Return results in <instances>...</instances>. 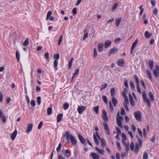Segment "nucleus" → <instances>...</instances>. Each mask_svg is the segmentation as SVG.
<instances>
[{
	"mask_svg": "<svg viewBox=\"0 0 159 159\" xmlns=\"http://www.w3.org/2000/svg\"><path fill=\"white\" fill-rule=\"evenodd\" d=\"M134 77L135 79V81L137 84V85H139V82L138 77L136 75H135Z\"/></svg>",
	"mask_w": 159,
	"mask_h": 159,
	"instance_id": "43",
	"label": "nucleus"
},
{
	"mask_svg": "<svg viewBox=\"0 0 159 159\" xmlns=\"http://www.w3.org/2000/svg\"><path fill=\"white\" fill-rule=\"evenodd\" d=\"M125 146L126 152H128V151L129 150V143H128L127 144H125Z\"/></svg>",
	"mask_w": 159,
	"mask_h": 159,
	"instance_id": "51",
	"label": "nucleus"
},
{
	"mask_svg": "<svg viewBox=\"0 0 159 159\" xmlns=\"http://www.w3.org/2000/svg\"><path fill=\"white\" fill-rule=\"evenodd\" d=\"M130 149L132 151H133L134 150V144L133 142H132L130 146Z\"/></svg>",
	"mask_w": 159,
	"mask_h": 159,
	"instance_id": "33",
	"label": "nucleus"
},
{
	"mask_svg": "<svg viewBox=\"0 0 159 159\" xmlns=\"http://www.w3.org/2000/svg\"><path fill=\"white\" fill-rule=\"evenodd\" d=\"M121 40V39L120 38L116 39L115 40V42L117 43H118L120 42Z\"/></svg>",
	"mask_w": 159,
	"mask_h": 159,
	"instance_id": "59",
	"label": "nucleus"
},
{
	"mask_svg": "<svg viewBox=\"0 0 159 159\" xmlns=\"http://www.w3.org/2000/svg\"><path fill=\"white\" fill-rule=\"evenodd\" d=\"M52 14V12L51 11H48L47 14V16L46 17V20H47L48 19L49 17L51 16Z\"/></svg>",
	"mask_w": 159,
	"mask_h": 159,
	"instance_id": "36",
	"label": "nucleus"
},
{
	"mask_svg": "<svg viewBox=\"0 0 159 159\" xmlns=\"http://www.w3.org/2000/svg\"><path fill=\"white\" fill-rule=\"evenodd\" d=\"M130 87L132 89H134V83L132 81H130Z\"/></svg>",
	"mask_w": 159,
	"mask_h": 159,
	"instance_id": "57",
	"label": "nucleus"
},
{
	"mask_svg": "<svg viewBox=\"0 0 159 159\" xmlns=\"http://www.w3.org/2000/svg\"><path fill=\"white\" fill-rule=\"evenodd\" d=\"M103 125L104 127V129L106 131V133L108 134L109 135L110 132L108 126V124L106 121H104L103 123Z\"/></svg>",
	"mask_w": 159,
	"mask_h": 159,
	"instance_id": "8",
	"label": "nucleus"
},
{
	"mask_svg": "<svg viewBox=\"0 0 159 159\" xmlns=\"http://www.w3.org/2000/svg\"><path fill=\"white\" fill-rule=\"evenodd\" d=\"M148 94L151 100L153 102H154V99L153 93L152 92H150Z\"/></svg>",
	"mask_w": 159,
	"mask_h": 159,
	"instance_id": "26",
	"label": "nucleus"
},
{
	"mask_svg": "<svg viewBox=\"0 0 159 159\" xmlns=\"http://www.w3.org/2000/svg\"><path fill=\"white\" fill-rule=\"evenodd\" d=\"M62 36L61 35L59 39H58V45L59 46L60 45L62 41Z\"/></svg>",
	"mask_w": 159,
	"mask_h": 159,
	"instance_id": "53",
	"label": "nucleus"
},
{
	"mask_svg": "<svg viewBox=\"0 0 159 159\" xmlns=\"http://www.w3.org/2000/svg\"><path fill=\"white\" fill-rule=\"evenodd\" d=\"M147 74L149 77L150 78V79L152 80V77L151 75V73L150 71L147 70Z\"/></svg>",
	"mask_w": 159,
	"mask_h": 159,
	"instance_id": "46",
	"label": "nucleus"
},
{
	"mask_svg": "<svg viewBox=\"0 0 159 159\" xmlns=\"http://www.w3.org/2000/svg\"><path fill=\"white\" fill-rule=\"evenodd\" d=\"M128 90L126 88H124V90L122 93V94L123 97L127 96L126 95V93L127 92Z\"/></svg>",
	"mask_w": 159,
	"mask_h": 159,
	"instance_id": "34",
	"label": "nucleus"
},
{
	"mask_svg": "<svg viewBox=\"0 0 159 159\" xmlns=\"http://www.w3.org/2000/svg\"><path fill=\"white\" fill-rule=\"evenodd\" d=\"M62 152L64 155L66 157H70V153L68 150H64Z\"/></svg>",
	"mask_w": 159,
	"mask_h": 159,
	"instance_id": "21",
	"label": "nucleus"
},
{
	"mask_svg": "<svg viewBox=\"0 0 159 159\" xmlns=\"http://www.w3.org/2000/svg\"><path fill=\"white\" fill-rule=\"evenodd\" d=\"M69 107V104L67 103H66L63 105L64 109L65 110H66Z\"/></svg>",
	"mask_w": 159,
	"mask_h": 159,
	"instance_id": "41",
	"label": "nucleus"
},
{
	"mask_svg": "<svg viewBox=\"0 0 159 159\" xmlns=\"http://www.w3.org/2000/svg\"><path fill=\"white\" fill-rule=\"evenodd\" d=\"M91 156L93 159H99L100 158L99 155L96 153H92Z\"/></svg>",
	"mask_w": 159,
	"mask_h": 159,
	"instance_id": "16",
	"label": "nucleus"
},
{
	"mask_svg": "<svg viewBox=\"0 0 159 159\" xmlns=\"http://www.w3.org/2000/svg\"><path fill=\"white\" fill-rule=\"evenodd\" d=\"M104 44L100 43L98 44V51L99 52H102L103 51Z\"/></svg>",
	"mask_w": 159,
	"mask_h": 159,
	"instance_id": "15",
	"label": "nucleus"
},
{
	"mask_svg": "<svg viewBox=\"0 0 159 159\" xmlns=\"http://www.w3.org/2000/svg\"><path fill=\"white\" fill-rule=\"evenodd\" d=\"M72 13L74 15H75L77 13V9L76 7L74 8L72 10Z\"/></svg>",
	"mask_w": 159,
	"mask_h": 159,
	"instance_id": "61",
	"label": "nucleus"
},
{
	"mask_svg": "<svg viewBox=\"0 0 159 159\" xmlns=\"http://www.w3.org/2000/svg\"><path fill=\"white\" fill-rule=\"evenodd\" d=\"M98 138L100 140L102 147V148H103L106 145L105 141L103 139H101L100 138L98 133L96 132L95 134L93 135V139L95 143L97 145L99 144V142Z\"/></svg>",
	"mask_w": 159,
	"mask_h": 159,
	"instance_id": "1",
	"label": "nucleus"
},
{
	"mask_svg": "<svg viewBox=\"0 0 159 159\" xmlns=\"http://www.w3.org/2000/svg\"><path fill=\"white\" fill-rule=\"evenodd\" d=\"M16 57L18 61H19L20 60V55L18 51H16Z\"/></svg>",
	"mask_w": 159,
	"mask_h": 159,
	"instance_id": "48",
	"label": "nucleus"
},
{
	"mask_svg": "<svg viewBox=\"0 0 159 159\" xmlns=\"http://www.w3.org/2000/svg\"><path fill=\"white\" fill-rule=\"evenodd\" d=\"M118 5V3H115L114 5L113 6L112 8V11H114L116 9V7H117Z\"/></svg>",
	"mask_w": 159,
	"mask_h": 159,
	"instance_id": "55",
	"label": "nucleus"
},
{
	"mask_svg": "<svg viewBox=\"0 0 159 159\" xmlns=\"http://www.w3.org/2000/svg\"><path fill=\"white\" fill-rule=\"evenodd\" d=\"M107 84H104L102 85L100 87V89L101 90L107 87Z\"/></svg>",
	"mask_w": 159,
	"mask_h": 159,
	"instance_id": "50",
	"label": "nucleus"
},
{
	"mask_svg": "<svg viewBox=\"0 0 159 159\" xmlns=\"http://www.w3.org/2000/svg\"><path fill=\"white\" fill-rule=\"evenodd\" d=\"M112 102L113 106L116 107L117 104V99L114 97H113L112 98Z\"/></svg>",
	"mask_w": 159,
	"mask_h": 159,
	"instance_id": "22",
	"label": "nucleus"
},
{
	"mask_svg": "<svg viewBox=\"0 0 159 159\" xmlns=\"http://www.w3.org/2000/svg\"><path fill=\"white\" fill-rule=\"evenodd\" d=\"M30 104L32 106L34 107L35 106V102L34 100H32L30 102Z\"/></svg>",
	"mask_w": 159,
	"mask_h": 159,
	"instance_id": "64",
	"label": "nucleus"
},
{
	"mask_svg": "<svg viewBox=\"0 0 159 159\" xmlns=\"http://www.w3.org/2000/svg\"><path fill=\"white\" fill-rule=\"evenodd\" d=\"M102 99H103V100L104 102L105 103H106V104L108 103L107 100V98L106 97V96H105V95H103L102 96Z\"/></svg>",
	"mask_w": 159,
	"mask_h": 159,
	"instance_id": "40",
	"label": "nucleus"
},
{
	"mask_svg": "<svg viewBox=\"0 0 159 159\" xmlns=\"http://www.w3.org/2000/svg\"><path fill=\"white\" fill-rule=\"evenodd\" d=\"M111 43V42L110 40H107L105 41L104 44V48H107L110 46Z\"/></svg>",
	"mask_w": 159,
	"mask_h": 159,
	"instance_id": "14",
	"label": "nucleus"
},
{
	"mask_svg": "<svg viewBox=\"0 0 159 159\" xmlns=\"http://www.w3.org/2000/svg\"><path fill=\"white\" fill-rule=\"evenodd\" d=\"M124 64V61L122 59H120L119 60L118 62V65L119 66H122Z\"/></svg>",
	"mask_w": 159,
	"mask_h": 159,
	"instance_id": "25",
	"label": "nucleus"
},
{
	"mask_svg": "<svg viewBox=\"0 0 159 159\" xmlns=\"http://www.w3.org/2000/svg\"><path fill=\"white\" fill-rule=\"evenodd\" d=\"M29 38H27L24 42L23 44L24 46H26L29 43Z\"/></svg>",
	"mask_w": 159,
	"mask_h": 159,
	"instance_id": "29",
	"label": "nucleus"
},
{
	"mask_svg": "<svg viewBox=\"0 0 159 159\" xmlns=\"http://www.w3.org/2000/svg\"><path fill=\"white\" fill-rule=\"evenodd\" d=\"M134 116L136 119L138 121H141L142 120L141 112L139 111H135L134 113Z\"/></svg>",
	"mask_w": 159,
	"mask_h": 159,
	"instance_id": "5",
	"label": "nucleus"
},
{
	"mask_svg": "<svg viewBox=\"0 0 159 159\" xmlns=\"http://www.w3.org/2000/svg\"><path fill=\"white\" fill-rule=\"evenodd\" d=\"M123 117L119 115V112L118 111L117 114L116 121L118 125L121 128H122V125L121 122L122 120H123Z\"/></svg>",
	"mask_w": 159,
	"mask_h": 159,
	"instance_id": "4",
	"label": "nucleus"
},
{
	"mask_svg": "<svg viewBox=\"0 0 159 159\" xmlns=\"http://www.w3.org/2000/svg\"><path fill=\"white\" fill-rule=\"evenodd\" d=\"M157 12H158L157 9L156 8H155L154 9L153 11V14H154L155 15H156L157 14Z\"/></svg>",
	"mask_w": 159,
	"mask_h": 159,
	"instance_id": "60",
	"label": "nucleus"
},
{
	"mask_svg": "<svg viewBox=\"0 0 159 159\" xmlns=\"http://www.w3.org/2000/svg\"><path fill=\"white\" fill-rule=\"evenodd\" d=\"M109 107L111 111V112H113L114 111V108L113 107L112 105L111 102V101H110L109 102Z\"/></svg>",
	"mask_w": 159,
	"mask_h": 159,
	"instance_id": "32",
	"label": "nucleus"
},
{
	"mask_svg": "<svg viewBox=\"0 0 159 159\" xmlns=\"http://www.w3.org/2000/svg\"><path fill=\"white\" fill-rule=\"evenodd\" d=\"M143 98L144 101L147 102L148 107H150V101L149 99L147 98V96L145 91H143Z\"/></svg>",
	"mask_w": 159,
	"mask_h": 159,
	"instance_id": "6",
	"label": "nucleus"
},
{
	"mask_svg": "<svg viewBox=\"0 0 159 159\" xmlns=\"http://www.w3.org/2000/svg\"><path fill=\"white\" fill-rule=\"evenodd\" d=\"M74 60V58H72L69 62L68 68H69V69H70L71 68V67L72 66V63L73 62Z\"/></svg>",
	"mask_w": 159,
	"mask_h": 159,
	"instance_id": "27",
	"label": "nucleus"
},
{
	"mask_svg": "<svg viewBox=\"0 0 159 159\" xmlns=\"http://www.w3.org/2000/svg\"><path fill=\"white\" fill-rule=\"evenodd\" d=\"M58 63V61L57 60H55L54 61V67L55 68V70H57V64Z\"/></svg>",
	"mask_w": 159,
	"mask_h": 159,
	"instance_id": "28",
	"label": "nucleus"
},
{
	"mask_svg": "<svg viewBox=\"0 0 159 159\" xmlns=\"http://www.w3.org/2000/svg\"><path fill=\"white\" fill-rule=\"evenodd\" d=\"M139 85H137V91L140 93H141V89L139 87Z\"/></svg>",
	"mask_w": 159,
	"mask_h": 159,
	"instance_id": "58",
	"label": "nucleus"
},
{
	"mask_svg": "<svg viewBox=\"0 0 159 159\" xmlns=\"http://www.w3.org/2000/svg\"><path fill=\"white\" fill-rule=\"evenodd\" d=\"M41 97L40 96L37 97V103L39 105H40L41 103Z\"/></svg>",
	"mask_w": 159,
	"mask_h": 159,
	"instance_id": "49",
	"label": "nucleus"
},
{
	"mask_svg": "<svg viewBox=\"0 0 159 159\" xmlns=\"http://www.w3.org/2000/svg\"><path fill=\"white\" fill-rule=\"evenodd\" d=\"M45 58L47 60L49 59V54L48 52H45Z\"/></svg>",
	"mask_w": 159,
	"mask_h": 159,
	"instance_id": "63",
	"label": "nucleus"
},
{
	"mask_svg": "<svg viewBox=\"0 0 159 159\" xmlns=\"http://www.w3.org/2000/svg\"><path fill=\"white\" fill-rule=\"evenodd\" d=\"M33 126V125L32 123H29L28 124L26 132L27 133H30L32 130Z\"/></svg>",
	"mask_w": 159,
	"mask_h": 159,
	"instance_id": "13",
	"label": "nucleus"
},
{
	"mask_svg": "<svg viewBox=\"0 0 159 159\" xmlns=\"http://www.w3.org/2000/svg\"><path fill=\"white\" fill-rule=\"evenodd\" d=\"M53 58L55 59V60H58L59 58V55L58 54H55L54 55Z\"/></svg>",
	"mask_w": 159,
	"mask_h": 159,
	"instance_id": "39",
	"label": "nucleus"
},
{
	"mask_svg": "<svg viewBox=\"0 0 159 159\" xmlns=\"http://www.w3.org/2000/svg\"><path fill=\"white\" fill-rule=\"evenodd\" d=\"M118 49L115 47H114L111 49L110 50L109 52L108 55V56H109L111 54H115L116 52H118Z\"/></svg>",
	"mask_w": 159,
	"mask_h": 159,
	"instance_id": "12",
	"label": "nucleus"
},
{
	"mask_svg": "<svg viewBox=\"0 0 159 159\" xmlns=\"http://www.w3.org/2000/svg\"><path fill=\"white\" fill-rule=\"evenodd\" d=\"M125 146L126 152H128V151L129 150V143H128L127 144H125Z\"/></svg>",
	"mask_w": 159,
	"mask_h": 159,
	"instance_id": "52",
	"label": "nucleus"
},
{
	"mask_svg": "<svg viewBox=\"0 0 159 159\" xmlns=\"http://www.w3.org/2000/svg\"><path fill=\"white\" fill-rule=\"evenodd\" d=\"M148 158V154L147 152H145L143 156V159H147Z\"/></svg>",
	"mask_w": 159,
	"mask_h": 159,
	"instance_id": "45",
	"label": "nucleus"
},
{
	"mask_svg": "<svg viewBox=\"0 0 159 159\" xmlns=\"http://www.w3.org/2000/svg\"><path fill=\"white\" fill-rule=\"evenodd\" d=\"M111 95L112 96H114L115 94V89L114 88H111Z\"/></svg>",
	"mask_w": 159,
	"mask_h": 159,
	"instance_id": "37",
	"label": "nucleus"
},
{
	"mask_svg": "<svg viewBox=\"0 0 159 159\" xmlns=\"http://www.w3.org/2000/svg\"><path fill=\"white\" fill-rule=\"evenodd\" d=\"M61 143H60L59 144L57 148V152H59L60 151L61 147Z\"/></svg>",
	"mask_w": 159,
	"mask_h": 159,
	"instance_id": "47",
	"label": "nucleus"
},
{
	"mask_svg": "<svg viewBox=\"0 0 159 159\" xmlns=\"http://www.w3.org/2000/svg\"><path fill=\"white\" fill-rule=\"evenodd\" d=\"M47 114L48 115H51L52 113V107H49L47 108Z\"/></svg>",
	"mask_w": 159,
	"mask_h": 159,
	"instance_id": "30",
	"label": "nucleus"
},
{
	"mask_svg": "<svg viewBox=\"0 0 159 159\" xmlns=\"http://www.w3.org/2000/svg\"><path fill=\"white\" fill-rule=\"evenodd\" d=\"M78 137L81 142L82 144L84 145H85L86 144L85 139L81 135H80V134H78Z\"/></svg>",
	"mask_w": 159,
	"mask_h": 159,
	"instance_id": "11",
	"label": "nucleus"
},
{
	"mask_svg": "<svg viewBox=\"0 0 159 159\" xmlns=\"http://www.w3.org/2000/svg\"><path fill=\"white\" fill-rule=\"evenodd\" d=\"M122 18L121 17L116 18V25L117 27H118L119 26L122 20Z\"/></svg>",
	"mask_w": 159,
	"mask_h": 159,
	"instance_id": "18",
	"label": "nucleus"
},
{
	"mask_svg": "<svg viewBox=\"0 0 159 159\" xmlns=\"http://www.w3.org/2000/svg\"><path fill=\"white\" fill-rule=\"evenodd\" d=\"M95 148L100 154L102 155H104V151L103 149H99L97 147H95Z\"/></svg>",
	"mask_w": 159,
	"mask_h": 159,
	"instance_id": "20",
	"label": "nucleus"
},
{
	"mask_svg": "<svg viewBox=\"0 0 159 159\" xmlns=\"http://www.w3.org/2000/svg\"><path fill=\"white\" fill-rule=\"evenodd\" d=\"M86 107L84 106H79L77 109L78 112L81 114L85 110Z\"/></svg>",
	"mask_w": 159,
	"mask_h": 159,
	"instance_id": "10",
	"label": "nucleus"
},
{
	"mask_svg": "<svg viewBox=\"0 0 159 159\" xmlns=\"http://www.w3.org/2000/svg\"><path fill=\"white\" fill-rule=\"evenodd\" d=\"M149 64L150 68L151 69H152L153 67V61L152 60H151L149 61Z\"/></svg>",
	"mask_w": 159,
	"mask_h": 159,
	"instance_id": "31",
	"label": "nucleus"
},
{
	"mask_svg": "<svg viewBox=\"0 0 159 159\" xmlns=\"http://www.w3.org/2000/svg\"><path fill=\"white\" fill-rule=\"evenodd\" d=\"M145 37L147 39H149L152 35V34L148 31H146L145 33Z\"/></svg>",
	"mask_w": 159,
	"mask_h": 159,
	"instance_id": "24",
	"label": "nucleus"
},
{
	"mask_svg": "<svg viewBox=\"0 0 159 159\" xmlns=\"http://www.w3.org/2000/svg\"><path fill=\"white\" fill-rule=\"evenodd\" d=\"M17 134V130H15L14 132L11 134V137L12 140H14Z\"/></svg>",
	"mask_w": 159,
	"mask_h": 159,
	"instance_id": "19",
	"label": "nucleus"
},
{
	"mask_svg": "<svg viewBox=\"0 0 159 159\" xmlns=\"http://www.w3.org/2000/svg\"><path fill=\"white\" fill-rule=\"evenodd\" d=\"M139 9L140 10V12L139 14L140 15H141L143 14L144 11V9L142 8V5H141Z\"/></svg>",
	"mask_w": 159,
	"mask_h": 159,
	"instance_id": "54",
	"label": "nucleus"
},
{
	"mask_svg": "<svg viewBox=\"0 0 159 159\" xmlns=\"http://www.w3.org/2000/svg\"><path fill=\"white\" fill-rule=\"evenodd\" d=\"M138 39H136L133 43L131 48V54L133 53V52L138 43Z\"/></svg>",
	"mask_w": 159,
	"mask_h": 159,
	"instance_id": "9",
	"label": "nucleus"
},
{
	"mask_svg": "<svg viewBox=\"0 0 159 159\" xmlns=\"http://www.w3.org/2000/svg\"><path fill=\"white\" fill-rule=\"evenodd\" d=\"M63 115L62 114H59L57 116V122H59L62 119Z\"/></svg>",
	"mask_w": 159,
	"mask_h": 159,
	"instance_id": "23",
	"label": "nucleus"
},
{
	"mask_svg": "<svg viewBox=\"0 0 159 159\" xmlns=\"http://www.w3.org/2000/svg\"><path fill=\"white\" fill-rule=\"evenodd\" d=\"M147 134V133L146 132V129H143V135L144 136L145 138L146 137Z\"/></svg>",
	"mask_w": 159,
	"mask_h": 159,
	"instance_id": "62",
	"label": "nucleus"
},
{
	"mask_svg": "<svg viewBox=\"0 0 159 159\" xmlns=\"http://www.w3.org/2000/svg\"><path fill=\"white\" fill-rule=\"evenodd\" d=\"M116 144L118 149L119 150H121V148L120 143L118 141H117L116 142Z\"/></svg>",
	"mask_w": 159,
	"mask_h": 159,
	"instance_id": "44",
	"label": "nucleus"
},
{
	"mask_svg": "<svg viewBox=\"0 0 159 159\" xmlns=\"http://www.w3.org/2000/svg\"><path fill=\"white\" fill-rule=\"evenodd\" d=\"M137 137L138 139L139 144L138 143H136L135 152L137 153L139 150V146L140 148H141L142 146V140L138 137V135H137Z\"/></svg>",
	"mask_w": 159,
	"mask_h": 159,
	"instance_id": "3",
	"label": "nucleus"
},
{
	"mask_svg": "<svg viewBox=\"0 0 159 159\" xmlns=\"http://www.w3.org/2000/svg\"><path fill=\"white\" fill-rule=\"evenodd\" d=\"M98 56L97 50L95 48L93 49V57L95 58Z\"/></svg>",
	"mask_w": 159,
	"mask_h": 159,
	"instance_id": "42",
	"label": "nucleus"
},
{
	"mask_svg": "<svg viewBox=\"0 0 159 159\" xmlns=\"http://www.w3.org/2000/svg\"><path fill=\"white\" fill-rule=\"evenodd\" d=\"M124 100L125 102V103L124 104H128L129 103V101L127 96H124Z\"/></svg>",
	"mask_w": 159,
	"mask_h": 159,
	"instance_id": "38",
	"label": "nucleus"
},
{
	"mask_svg": "<svg viewBox=\"0 0 159 159\" xmlns=\"http://www.w3.org/2000/svg\"><path fill=\"white\" fill-rule=\"evenodd\" d=\"M0 118H2L3 123L6 121V118L5 115H3V113L1 110H0Z\"/></svg>",
	"mask_w": 159,
	"mask_h": 159,
	"instance_id": "17",
	"label": "nucleus"
},
{
	"mask_svg": "<svg viewBox=\"0 0 159 159\" xmlns=\"http://www.w3.org/2000/svg\"><path fill=\"white\" fill-rule=\"evenodd\" d=\"M99 107L98 106H97L96 107H94L93 108V110L95 112L96 114H98V110H99Z\"/></svg>",
	"mask_w": 159,
	"mask_h": 159,
	"instance_id": "35",
	"label": "nucleus"
},
{
	"mask_svg": "<svg viewBox=\"0 0 159 159\" xmlns=\"http://www.w3.org/2000/svg\"><path fill=\"white\" fill-rule=\"evenodd\" d=\"M64 136L66 137V139L67 141H69L70 140L73 145H74L76 144V141L75 139L72 135H70L69 132L68 131H67L65 132Z\"/></svg>",
	"mask_w": 159,
	"mask_h": 159,
	"instance_id": "2",
	"label": "nucleus"
},
{
	"mask_svg": "<svg viewBox=\"0 0 159 159\" xmlns=\"http://www.w3.org/2000/svg\"><path fill=\"white\" fill-rule=\"evenodd\" d=\"M79 68L76 69L75 73L73 75L75 76V77L76 76V75L78 74L79 72Z\"/></svg>",
	"mask_w": 159,
	"mask_h": 159,
	"instance_id": "56",
	"label": "nucleus"
},
{
	"mask_svg": "<svg viewBox=\"0 0 159 159\" xmlns=\"http://www.w3.org/2000/svg\"><path fill=\"white\" fill-rule=\"evenodd\" d=\"M102 117L104 120V121L107 122L108 120V118L107 116V113L105 110H102Z\"/></svg>",
	"mask_w": 159,
	"mask_h": 159,
	"instance_id": "7",
	"label": "nucleus"
}]
</instances>
